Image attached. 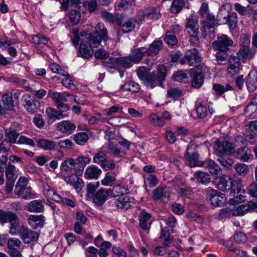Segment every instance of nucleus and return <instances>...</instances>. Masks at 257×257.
Returning a JSON list of instances; mask_svg holds the SVG:
<instances>
[{"label": "nucleus", "mask_w": 257, "mask_h": 257, "mask_svg": "<svg viewBox=\"0 0 257 257\" xmlns=\"http://www.w3.org/2000/svg\"><path fill=\"white\" fill-rule=\"evenodd\" d=\"M206 199L215 207H220L226 201V197L224 194L211 188L207 189Z\"/></svg>", "instance_id": "f257e3e1"}, {"label": "nucleus", "mask_w": 257, "mask_h": 257, "mask_svg": "<svg viewBox=\"0 0 257 257\" xmlns=\"http://www.w3.org/2000/svg\"><path fill=\"white\" fill-rule=\"evenodd\" d=\"M233 44V41L231 39L224 34H218L217 39L212 44V48L216 50L227 52L229 49V47Z\"/></svg>", "instance_id": "f03ea898"}, {"label": "nucleus", "mask_w": 257, "mask_h": 257, "mask_svg": "<svg viewBox=\"0 0 257 257\" xmlns=\"http://www.w3.org/2000/svg\"><path fill=\"white\" fill-rule=\"evenodd\" d=\"M185 27L188 32L192 36L190 39L191 43L194 40V45H197L199 43L197 34L199 33V25L198 20L196 18L189 17L186 20Z\"/></svg>", "instance_id": "7ed1b4c3"}, {"label": "nucleus", "mask_w": 257, "mask_h": 257, "mask_svg": "<svg viewBox=\"0 0 257 257\" xmlns=\"http://www.w3.org/2000/svg\"><path fill=\"white\" fill-rule=\"evenodd\" d=\"M201 62V57L198 50L194 48L189 51L180 60L181 64H187L190 66H197Z\"/></svg>", "instance_id": "20e7f679"}, {"label": "nucleus", "mask_w": 257, "mask_h": 257, "mask_svg": "<svg viewBox=\"0 0 257 257\" xmlns=\"http://www.w3.org/2000/svg\"><path fill=\"white\" fill-rule=\"evenodd\" d=\"M214 148L217 155H231L235 152L233 144L228 141L217 140L215 143Z\"/></svg>", "instance_id": "39448f33"}, {"label": "nucleus", "mask_w": 257, "mask_h": 257, "mask_svg": "<svg viewBox=\"0 0 257 257\" xmlns=\"http://www.w3.org/2000/svg\"><path fill=\"white\" fill-rule=\"evenodd\" d=\"M110 188H100L92 196L93 203L97 207L101 206L110 197Z\"/></svg>", "instance_id": "423d86ee"}, {"label": "nucleus", "mask_w": 257, "mask_h": 257, "mask_svg": "<svg viewBox=\"0 0 257 257\" xmlns=\"http://www.w3.org/2000/svg\"><path fill=\"white\" fill-rule=\"evenodd\" d=\"M20 235L23 241L27 244L31 242L36 241L39 236L37 232L32 231L24 226L21 227Z\"/></svg>", "instance_id": "0eeeda50"}, {"label": "nucleus", "mask_w": 257, "mask_h": 257, "mask_svg": "<svg viewBox=\"0 0 257 257\" xmlns=\"http://www.w3.org/2000/svg\"><path fill=\"white\" fill-rule=\"evenodd\" d=\"M45 222L46 218L42 214H31L28 218V223L32 229L35 230L43 228Z\"/></svg>", "instance_id": "6e6552de"}, {"label": "nucleus", "mask_w": 257, "mask_h": 257, "mask_svg": "<svg viewBox=\"0 0 257 257\" xmlns=\"http://www.w3.org/2000/svg\"><path fill=\"white\" fill-rule=\"evenodd\" d=\"M240 59L236 56L231 55L228 58V74L232 76L239 73L241 69Z\"/></svg>", "instance_id": "1a4fd4ad"}, {"label": "nucleus", "mask_w": 257, "mask_h": 257, "mask_svg": "<svg viewBox=\"0 0 257 257\" xmlns=\"http://www.w3.org/2000/svg\"><path fill=\"white\" fill-rule=\"evenodd\" d=\"M77 168L75 169V173L77 175H81L86 166L89 164L91 158L87 156L79 155L74 159Z\"/></svg>", "instance_id": "9d476101"}, {"label": "nucleus", "mask_w": 257, "mask_h": 257, "mask_svg": "<svg viewBox=\"0 0 257 257\" xmlns=\"http://www.w3.org/2000/svg\"><path fill=\"white\" fill-rule=\"evenodd\" d=\"M214 184L220 191L228 192L231 188V183L224 176H217L214 180Z\"/></svg>", "instance_id": "9b49d317"}, {"label": "nucleus", "mask_w": 257, "mask_h": 257, "mask_svg": "<svg viewBox=\"0 0 257 257\" xmlns=\"http://www.w3.org/2000/svg\"><path fill=\"white\" fill-rule=\"evenodd\" d=\"M76 166L74 159L67 158L61 163L60 168L62 172L68 174L72 173L73 170L75 172V169H77Z\"/></svg>", "instance_id": "f8f14e48"}, {"label": "nucleus", "mask_w": 257, "mask_h": 257, "mask_svg": "<svg viewBox=\"0 0 257 257\" xmlns=\"http://www.w3.org/2000/svg\"><path fill=\"white\" fill-rule=\"evenodd\" d=\"M27 210L33 213H42L44 211L43 201L41 200H34L30 202L26 206Z\"/></svg>", "instance_id": "ddd939ff"}, {"label": "nucleus", "mask_w": 257, "mask_h": 257, "mask_svg": "<svg viewBox=\"0 0 257 257\" xmlns=\"http://www.w3.org/2000/svg\"><path fill=\"white\" fill-rule=\"evenodd\" d=\"M202 166L207 169L210 173L214 176H217L221 171L220 166L212 160L207 159L202 162Z\"/></svg>", "instance_id": "4468645a"}, {"label": "nucleus", "mask_w": 257, "mask_h": 257, "mask_svg": "<svg viewBox=\"0 0 257 257\" xmlns=\"http://www.w3.org/2000/svg\"><path fill=\"white\" fill-rule=\"evenodd\" d=\"M251 151L246 147H243L238 149L235 152L234 157L236 159L242 161H248L251 157Z\"/></svg>", "instance_id": "2eb2a0df"}, {"label": "nucleus", "mask_w": 257, "mask_h": 257, "mask_svg": "<svg viewBox=\"0 0 257 257\" xmlns=\"http://www.w3.org/2000/svg\"><path fill=\"white\" fill-rule=\"evenodd\" d=\"M246 85L249 91L253 92L257 88V71L251 70L248 74Z\"/></svg>", "instance_id": "dca6fc26"}, {"label": "nucleus", "mask_w": 257, "mask_h": 257, "mask_svg": "<svg viewBox=\"0 0 257 257\" xmlns=\"http://www.w3.org/2000/svg\"><path fill=\"white\" fill-rule=\"evenodd\" d=\"M49 96L53 100L55 105L64 101H67V97L72 96L67 92L61 93L57 91L50 92Z\"/></svg>", "instance_id": "f3484780"}, {"label": "nucleus", "mask_w": 257, "mask_h": 257, "mask_svg": "<svg viewBox=\"0 0 257 257\" xmlns=\"http://www.w3.org/2000/svg\"><path fill=\"white\" fill-rule=\"evenodd\" d=\"M57 127L61 133L70 135L75 131L76 126L73 122L68 120H63L58 124Z\"/></svg>", "instance_id": "a211bd4d"}, {"label": "nucleus", "mask_w": 257, "mask_h": 257, "mask_svg": "<svg viewBox=\"0 0 257 257\" xmlns=\"http://www.w3.org/2000/svg\"><path fill=\"white\" fill-rule=\"evenodd\" d=\"M163 48V42L161 40H155L148 48H147L146 56H154L157 55Z\"/></svg>", "instance_id": "6ab92c4d"}, {"label": "nucleus", "mask_w": 257, "mask_h": 257, "mask_svg": "<svg viewBox=\"0 0 257 257\" xmlns=\"http://www.w3.org/2000/svg\"><path fill=\"white\" fill-rule=\"evenodd\" d=\"M255 52L249 47H240L239 51L237 53V57L243 62H245L247 58L249 60L253 58L255 56Z\"/></svg>", "instance_id": "aec40b11"}, {"label": "nucleus", "mask_w": 257, "mask_h": 257, "mask_svg": "<svg viewBox=\"0 0 257 257\" xmlns=\"http://www.w3.org/2000/svg\"><path fill=\"white\" fill-rule=\"evenodd\" d=\"M17 216L18 215L12 211L0 209V223L2 225L16 220Z\"/></svg>", "instance_id": "412c9836"}, {"label": "nucleus", "mask_w": 257, "mask_h": 257, "mask_svg": "<svg viewBox=\"0 0 257 257\" xmlns=\"http://www.w3.org/2000/svg\"><path fill=\"white\" fill-rule=\"evenodd\" d=\"M107 150L109 154L116 157H122L125 155V150L120 147V144H115L113 142L109 143Z\"/></svg>", "instance_id": "4be33fe9"}, {"label": "nucleus", "mask_w": 257, "mask_h": 257, "mask_svg": "<svg viewBox=\"0 0 257 257\" xmlns=\"http://www.w3.org/2000/svg\"><path fill=\"white\" fill-rule=\"evenodd\" d=\"M101 172V170L98 167L94 165H90L86 169L84 176L86 179H97Z\"/></svg>", "instance_id": "5701e85b"}, {"label": "nucleus", "mask_w": 257, "mask_h": 257, "mask_svg": "<svg viewBox=\"0 0 257 257\" xmlns=\"http://www.w3.org/2000/svg\"><path fill=\"white\" fill-rule=\"evenodd\" d=\"M46 113L48 119L52 122L63 119L67 116L66 114H64L62 111H59L56 109L50 107L46 109Z\"/></svg>", "instance_id": "b1692460"}, {"label": "nucleus", "mask_w": 257, "mask_h": 257, "mask_svg": "<svg viewBox=\"0 0 257 257\" xmlns=\"http://www.w3.org/2000/svg\"><path fill=\"white\" fill-rule=\"evenodd\" d=\"M147 48L140 47L134 49L130 56L133 62L135 63H139L144 56H146Z\"/></svg>", "instance_id": "393cba45"}, {"label": "nucleus", "mask_w": 257, "mask_h": 257, "mask_svg": "<svg viewBox=\"0 0 257 257\" xmlns=\"http://www.w3.org/2000/svg\"><path fill=\"white\" fill-rule=\"evenodd\" d=\"M92 48L88 47V45L84 42L81 43L79 48V53L78 56L84 59H88L93 55V51Z\"/></svg>", "instance_id": "a878e982"}, {"label": "nucleus", "mask_w": 257, "mask_h": 257, "mask_svg": "<svg viewBox=\"0 0 257 257\" xmlns=\"http://www.w3.org/2000/svg\"><path fill=\"white\" fill-rule=\"evenodd\" d=\"M191 76L192 86L196 88H200L203 84L204 82V77L202 75V72L194 70L192 72Z\"/></svg>", "instance_id": "bb28decb"}, {"label": "nucleus", "mask_w": 257, "mask_h": 257, "mask_svg": "<svg viewBox=\"0 0 257 257\" xmlns=\"http://www.w3.org/2000/svg\"><path fill=\"white\" fill-rule=\"evenodd\" d=\"M37 142L38 147L44 150L51 151L57 146L56 143L48 139H40Z\"/></svg>", "instance_id": "cd10ccee"}, {"label": "nucleus", "mask_w": 257, "mask_h": 257, "mask_svg": "<svg viewBox=\"0 0 257 257\" xmlns=\"http://www.w3.org/2000/svg\"><path fill=\"white\" fill-rule=\"evenodd\" d=\"M143 81L145 85L148 88L152 89L159 85V82L154 72L147 74Z\"/></svg>", "instance_id": "c85d7f7f"}, {"label": "nucleus", "mask_w": 257, "mask_h": 257, "mask_svg": "<svg viewBox=\"0 0 257 257\" xmlns=\"http://www.w3.org/2000/svg\"><path fill=\"white\" fill-rule=\"evenodd\" d=\"M116 206L122 209H128L130 207V197L126 195H120L114 202Z\"/></svg>", "instance_id": "c756f323"}, {"label": "nucleus", "mask_w": 257, "mask_h": 257, "mask_svg": "<svg viewBox=\"0 0 257 257\" xmlns=\"http://www.w3.org/2000/svg\"><path fill=\"white\" fill-rule=\"evenodd\" d=\"M229 6L228 9H226L225 6L220 7L216 18V21L220 22V24L227 23L228 21L227 19L229 16L230 13L229 12Z\"/></svg>", "instance_id": "7c9ffc66"}, {"label": "nucleus", "mask_w": 257, "mask_h": 257, "mask_svg": "<svg viewBox=\"0 0 257 257\" xmlns=\"http://www.w3.org/2000/svg\"><path fill=\"white\" fill-rule=\"evenodd\" d=\"M184 156L189 162L191 167L196 166L198 155L195 151L193 150L191 148L188 147Z\"/></svg>", "instance_id": "2f4dec72"}, {"label": "nucleus", "mask_w": 257, "mask_h": 257, "mask_svg": "<svg viewBox=\"0 0 257 257\" xmlns=\"http://www.w3.org/2000/svg\"><path fill=\"white\" fill-rule=\"evenodd\" d=\"M151 214L145 211H142L139 214V225L143 230H146L149 228L148 221L151 219Z\"/></svg>", "instance_id": "473e14b6"}, {"label": "nucleus", "mask_w": 257, "mask_h": 257, "mask_svg": "<svg viewBox=\"0 0 257 257\" xmlns=\"http://www.w3.org/2000/svg\"><path fill=\"white\" fill-rule=\"evenodd\" d=\"M168 70L163 65H159L157 68V79L159 82V86H162L166 80Z\"/></svg>", "instance_id": "72a5a7b5"}, {"label": "nucleus", "mask_w": 257, "mask_h": 257, "mask_svg": "<svg viewBox=\"0 0 257 257\" xmlns=\"http://www.w3.org/2000/svg\"><path fill=\"white\" fill-rule=\"evenodd\" d=\"M3 105L7 110H13L14 108L13 94L11 92L6 93L2 95Z\"/></svg>", "instance_id": "f704fd0d"}, {"label": "nucleus", "mask_w": 257, "mask_h": 257, "mask_svg": "<svg viewBox=\"0 0 257 257\" xmlns=\"http://www.w3.org/2000/svg\"><path fill=\"white\" fill-rule=\"evenodd\" d=\"M191 179L193 180H196L197 182L201 184L207 183L210 180L209 175L202 171L196 172Z\"/></svg>", "instance_id": "c9c22d12"}, {"label": "nucleus", "mask_w": 257, "mask_h": 257, "mask_svg": "<svg viewBox=\"0 0 257 257\" xmlns=\"http://www.w3.org/2000/svg\"><path fill=\"white\" fill-rule=\"evenodd\" d=\"M88 43L90 48L98 47L102 39L97 33H90L87 38Z\"/></svg>", "instance_id": "e433bc0d"}, {"label": "nucleus", "mask_w": 257, "mask_h": 257, "mask_svg": "<svg viewBox=\"0 0 257 257\" xmlns=\"http://www.w3.org/2000/svg\"><path fill=\"white\" fill-rule=\"evenodd\" d=\"M153 198L155 200H163L169 196V193L165 188L158 187L153 192Z\"/></svg>", "instance_id": "4c0bfd02"}, {"label": "nucleus", "mask_w": 257, "mask_h": 257, "mask_svg": "<svg viewBox=\"0 0 257 257\" xmlns=\"http://www.w3.org/2000/svg\"><path fill=\"white\" fill-rule=\"evenodd\" d=\"M22 100L25 102L24 106L26 107L27 111L34 113L35 111V106L33 105V101L31 96L29 94H24L22 96Z\"/></svg>", "instance_id": "58836bf2"}, {"label": "nucleus", "mask_w": 257, "mask_h": 257, "mask_svg": "<svg viewBox=\"0 0 257 257\" xmlns=\"http://www.w3.org/2000/svg\"><path fill=\"white\" fill-rule=\"evenodd\" d=\"M145 15L148 20H158L161 17L160 11L154 7H149L145 10Z\"/></svg>", "instance_id": "ea45409f"}, {"label": "nucleus", "mask_w": 257, "mask_h": 257, "mask_svg": "<svg viewBox=\"0 0 257 257\" xmlns=\"http://www.w3.org/2000/svg\"><path fill=\"white\" fill-rule=\"evenodd\" d=\"M213 89L216 95L221 96L225 92L232 89V87L228 84L221 85L215 83L213 85Z\"/></svg>", "instance_id": "a19ab883"}, {"label": "nucleus", "mask_w": 257, "mask_h": 257, "mask_svg": "<svg viewBox=\"0 0 257 257\" xmlns=\"http://www.w3.org/2000/svg\"><path fill=\"white\" fill-rule=\"evenodd\" d=\"M5 135L11 144H15L19 136V133L14 128L9 127L6 130Z\"/></svg>", "instance_id": "79ce46f5"}, {"label": "nucleus", "mask_w": 257, "mask_h": 257, "mask_svg": "<svg viewBox=\"0 0 257 257\" xmlns=\"http://www.w3.org/2000/svg\"><path fill=\"white\" fill-rule=\"evenodd\" d=\"M116 180V174L114 172H107L104 178L101 180L102 185L106 186H112Z\"/></svg>", "instance_id": "37998d69"}, {"label": "nucleus", "mask_w": 257, "mask_h": 257, "mask_svg": "<svg viewBox=\"0 0 257 257\" xmlns=\"http://www.w3.org/2000/svg\"><path fill=\"white\" fill-rule=\"evenodd\" d=\"M98 34L103 41H107L108 40L107 30L102 23H98L96 27V32Z\"/></svg>", "instance_id": "c03bdc74"}, {"label": "nucleus", "mask_w": 257, "mask_h": 257, "mask_svg": "<svg viewBox=\"0 0 257 257\" xmlns=\"http://www.w3.org/2000/svg\"><path fill=\"white\" fill-rule=\"evenodd\" d=\"M119 58L108 56L103 61V65L109 68H115L119 67Z\"/></svg>", "instance_id": "a18cd8bd"}, {"label": "nucleus", "mask_w": 257, "mask_h": 257, "mask_svg": "<svg viewBox=\"0 0 257 257\" xmlns=\"http://www.w3.org/2000/svg\"><path fill=\"white\" fill-rule=\"evenodd\" d=\"M172 79L180 83H186L187 81V74L184 71H177L174 72Z\"/></svg>", "instance_id": "49530a36"}, {"label": "nucleus", "mask_w": 257, "mask_h": 257, "mask_svg": "<svg viewBox=\"0 0 257 257\" xmlns=\"http://www.w3.org/2000/svg\"><path fill=\"white\" fill-rule=\"evenodd\" d=\"M135 28L134 21L132 19H128L125 21L121 27L123 33H128L134 31Z\"/></svg>", "instance_id": "de8ad7c7"}, {"label": "nucleus", "mask_w": 257, "mask_h": 257, "mask_svg": "<svg viewBox=\"0 0 257 257\" xmlns=\"http://www.w3.org/2000/svg\"><path fill=\"white\" fill-rule=\"evenodd\" d=\"M234 207L233 208L225 207L220 210L218 214V217L221 220L225 219L227 218H230L234 216Z\"/></svg>", "instance_id": "09e8293b"}, {"label": "nucleus", "mask_w": 257, "mask_h": 257, "mask_svg": "<svg viewBox=\"0 0 257 257\" xmlns=\"http://www.w3.org/2000/svg\"><path fill=\"white\" fill-rule=\"evenodd\" d=\"M144 182L146 186L148 185L151 187L156 186L158 183L157 177L153 174L145 175L144 177Z\"/></svg>", "instance_id": "8fccbe9b"}, {"label": "nucleus", "mask_w": 257, "mask_h": 257, "mask_svg": "<svg viewBox=\"0 0 257 257\" xmlns=\"http://www.w3.org/2000/svg\"><path fill=\"white\" fill-rule=\"evenodd\" d=\"M217 161L222 166L225 167L227 169L230 170L233 165V161L229 159L227 156L224 155H218Z\"/></svg>", "instance_id": "3c124183"}, {"label": "nucleus", "mask_w": 257, "mask_h": 257, "mask_svg": "<svg viewBox=\"0 0 257 257\" xmlns=\"http://www.w3.org/2000/svg\"><path fill=\"white\" fill-rule=\"evenodd\" d=\"M111 192H110L111 197H119L120 195H124V192H126L127 189L123 186H121L119 185L114 186L112 189L110 188Z\"/></svg>", "instance_id": "603ef678"}, {"label": "nucleus", "mask_w": 257, "mask_h": 257, "mask_svg": "<svg viewBox=\"0 0 257 257\" xmlns=\"http://www.w3.org/2000/svg\"><path fill=\"white\" fill-rule=\"evenodd\" d=\"M10 226L9 227V233L12 235H17L20 231L19 218L17 216V219L16 220L13 221L10 223Z\"/></svg>", "instance_id": "864d4df0"}, {"label": "nucleus", "mask_w": 257, "mask_h": 257, "mask_svg": "<svg viewBox=\"0 0 257 257\" xmlns=\"http://www.w3.org/2000/svg\"><path fill=\"white\" fill-rule=\"evenodd\" d=\"M236 172L240 176L246 175L249 171V168L247 165L243 163H237L234 166Z\"/></svg>", "instance_id": "5fc2aeb1"}, {"label": "nucleus", "mask_w": 257, "mask_h": 257, "mask_svg": "<svg viewBox=\"0 0 257 257\" xmlns=\"http://www.w3.org/2000/svg\"><path fill=\"white\" fill-rule=\"evenodd\" d=\"M34 44L39 47H43L47 44L49 39L42 35H35L32 39Z\"/></svg>", "instance_id": "6e6d98bb"}, {"label": "nucleus", "mask_w": 257, "mask_h": 257, "mask_svg": "<svg viewBox=\"0 0 257 257\" xmlns=\"http://www.w3.org/2000/svg\"><path fill=\"white\" fill-rule=\"evenodd\" d=\"M206 20L203 21V25L204 28H207L208 29L214 28L217 26V23L215 21V17L214 15H208L206 16Z\"/></svg>", "instance_id": "4d7b16f0"}, {"label": "nucleus", "mask_w": 257, "mask_h": 257, "mask_svg": "<svg viewBox=\"0 0 257 257\" xmlns=\"http://www.w3.org/2000/svg\"><path fill=\"white\" fill-rule=\"evenodd\" d=\"M149 119L151 123L155 126H163L165 123L163 118L158 116L157 114H152L150 117Z\"/></svg>", "instance_id": "13d9d810"}, {"label": "nucleus", "mask_w": 257, "mask_h": 257, "mask_svg": "<svg viewBox=\"0 0 257 257\" xmlns=\"http://www.w3.org/2000/svg\"><path fill=\"white\" fill-rule=\"evenodd\" d=\"M88 140V136L86 133H78L74 136V140L77 144L83 145Z\"/></svg>", "instance_id": "bf43d9fd"}, {"label": "nucleus", "mask_w": 257, "mask_h": 257, "mask_svg": "<svg viewBox=\"0 0 257 257\" xmlns=\"http://www.w3.org/2000/svg\"><path fill=\"white\" fill-rule=\"evenodd\" d=\"M45 190L48 197L54 201H57L60 200V196L57 194L54 189L50 186L47 185L45 187Z\"/></svg>", "instance_id": "052dcab7"}, {"label": "nucleus", "mask_w": 257, "mask_h": 257, "mask_svg": "<svg viewBox=\"0 0 257 257\" xmlns=\"http://www.w3.org/2000/svg\"><path fill=\"white\" fill-rule=\"evenodd\" d=\"M125 118L121 116H113L107 119V122L114 126H121L125 123Z\"/></svg>", "instance_id": "680f3d73"}, {"label": "nucleus", "mask_w": 257, "mask_h": 257, "mask_svg": "<svg viewBox=\"0 0 257 257\" xmlns=\"http://www.w3.org/2000/svg\"><path fill=\"white\" fill-rule=\"evenodd\" d=\"M184 6L183 0H174L171 7V11L173 13H177L181 11Z\"/></svg>", "instance_id": "e2e57ef3"}, {"label": "nucleus", "mask_w": 257, "mask_h": 257, "mask_svg": "<svg viewBox=\"0 0 257 257\" xmlns=\"http://www.w3.org/2000/svg\"><path fill=\"white\" fill-rule=\"evenodd\" d=\"M164 40L166 44L171 46L176 45L178 43L176 37L171 32H168L166 33Z\"/></svg>", "instance_id": "0e129e2a"}, {"label": "nucleus", "mask_w": 257, "mask_h": 257, "mask_svg": "<svg viewBox=\"0 0 257 257\" xmlns=\"http://www.w3.org/2000/svg\"><path fill=\"white\" fill-rule=\"evenodd\" d=\"M107 159L106 154L103 152H99L94 155L93 158V161L94 163L100 164V166L104 163Z\"/></svg>", "instance_id": "69168bd1"}, {"label": "nucleus", "mask_w": 257, "mask_h": 257, "mask_svg": "<svg viewBox=\"0 0 257 257\" xmlns=\"http://www.w3.org/2000/svg\"><path fill=\"white\" fill-rule=\"evenodd\" d=\"M99 182H92L89 183L86 186V195L87 196H93L96 192V190L99 187Z\"/></svg>", "instance_id": "338daca9"}, {"label": "nucleus", "mask_w": 257, "mask_h": 257, "mask_svg": "<svg viewBox=\"0 0 257 257\" xmlns=\"http://www.w3.org/2000/svg\"><path fill=\"white\" fill-rule=\"evenodd\" d=\"M68 17L71 23L77 24L80 20V12L76 10H71L68 13Z\"/></svg>", "instance_id": "774afa93"}]
</instances>
